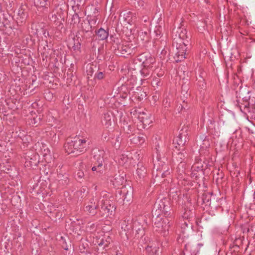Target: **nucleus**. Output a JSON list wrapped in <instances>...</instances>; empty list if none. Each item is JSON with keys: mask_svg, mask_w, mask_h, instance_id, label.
Instances as JSON below:
<instances>
[{"mask_svg": "<svg viewBox=\"0 0 255 255\" xmlns=\"http://www.w3.org/2000/svg\"><path fill=\"white\" fill-rule=\"evenodd\" d=\"M195 243L194 242H189L187 243H186L184 246V252L185 251L187 252H189L191 254L193 255V254H195V250H193L194 246L195 245Z\"/></svg>", "mask_w": 255, "mask_h": 255, "instance_id": "obj_44", "label": "nucleus"}, {"mask_svg": "<svg viewBox=\"0 0 255 255\" xmlns=\"http://www.w3.org/2000/svg\"><path fill=\"white\" fill-rule=\"evenodd\" d=\"M34 4L36 7L47 8L50 2L47 0H34Z\"/></svg>", "mask_w": 255, "mask_h": 255, "instance_id": "obj_37", "label": "nucleus"}, {"mask_svg": "<svg viewBox=\"0 0 255 255\" xmlns=\"http://www.w3.org/2000/svg\"><path fill=\"white\" fill-rule=\"evenodd\" d=\"M80 17H79L78 14L77 12H75V13L72 15L71 18L70 23L71 24H78L80 22Z\"/></svg>", "mask_w": 255, "mask_h": 255, "instance_id": "obj_50", "label": "nucleus"}, {"mask_svg": "<svg viewBox=\"0 0 255 255\" xmlns=\"http://www.w3.org/2000/svg\"><path fill=\"white\" fill-rule=\"evenodd\" d=\"M182 219L184 220H195V210L193 208L192 209H185L184 213L182 215Z\"/></svg>", "mask_w": 255, "mask_h": 255, "instance_id": "obj_26", "label": "nucleus"}, {"mask_svg": "<svg viewBox=\"0 0 255 255\" xmlns=\"http://www.w3.org/2000/svg\"><path fill=\"white\" fill-rule=\"evenodd\" d=\"M73 45L72 48L75 52H80L81 51V43L80 42L78 39L73 38Z\"/></svg>", "mask_w": 255, "mask_h": 255, "instance_id": "obj_48", "label": "nucleus"}, {"mask_svg": "<svg viewBox=\"0 0 255 255\" xmlns=\"http://www.w3.org/2000/svg\"><path fill=\"white\" fill-rule=\"evenodd\" d=\"M197 84L198 86L202 89H204L206 88V84L205 80L201 77L198 79Z\"/></svg>", "mask_w": 255, "mask_h": 255, "instance_id": "obj_55", "label": "nucleus"}, {"mask_svg": "<svg viewBox=\"0 0 255 255\" xmlns=\"http://www.w3.org/2000/svg\"><path fill=\"white\" fill-rule=\"evenodd\" d=\"M187 48V47H176L174 58L177 62H180L186 58L185 54Z\"/></svg>", "mask_w": 255, "mask_h": 255, "instance_id": "obj_18", "label": "nucleus"}, {"mask_svg": "<svg viewBox=\"0 0 255 255\" xmlns=\"http://www.w3.org/2000/svg\"><path fill=\"white\" fill-rule=\"evenodd\" d=\"M102 122L103 125L107 128L111 126L114 122L113 117L112 113L107 112L104 113Z\"/></svg>", "mask_w": 255, "mask_h": 255, "instance_id": "obj_24", "label": "nucleus"}, {"mask_svg": "<svg viewBox=\"0 0 255 255\" xmlns=\"http://www.w3.org/2000/svg\"><path fill=\"white\" fill-rule=\"evenodd\" d=\"M76 176L79 179H82L84 176V172L82 170H79L76 173Z\"/></svg>", "mask_w": 255, "mask_h": 255, "instance_id": "obj_62", "label": "nucleus"}, {"mask_svg": "<svg viewBox=\"0 0 255 255\" xmlns=\"http://www.w3.org/2000/svg\"><path fill=\"white\" fill-rule=\"evenodd\" d=\"M129 138L131 143L141 145L145 142L146 136L143 134L135 135L134 133L131 134Z\"/></svg>", "mask_w": 255, "mask_h": 255, "instance_id": "obj_20", "label": "nucleus"}, {"mask_svg": "<svg viewBox=\"0 0 255 255\" xmlns=\"http://www.w3.org/2000/svg\"><path fill=\"white\" fill-rule=\"evenodd\" d=\"M157 210L155 211L154 215L152 212V222L153 229L155 231L162 234L163 236H166L167 231H168L170 226L169 219L167 218H163L159 214V212L156 213Z\"/></svg>", "mask_w": 255, "mask_h": 255, "instance_id": "obj_3", "label": "nucleus"}, {"mask_svg": "<svg viewBox=\"0 0 255 255\" xmlns=\"http://www.w3.org/2000/svg\"><path fill=\"white\" fill-rule=\"evenodd\" d=\"M201 198L203 204L206 205H210L211 195L210 193L203 194Z\"/></svg>", "mask_w": 255, "mask_h": 255, "instance_id": "obj_45", "label": "nucleus"}, {"mask_svg": "<svg viewBox=\"0 0 255 255\" xmlns=\"http://www.w3.org/2000/svg\"><path fill=\"white\" fill-rule=\"evenodd\" d=\"M135 126L132 124L124 127V128L123 129L124 134L127 137H130V136L131 134L135 133Z\"/></svg>", "mask_w": 255, "mask_h": 255, "instance_id": "obj_33", "label": "nucleus"}, {"mask_svg": "<svg viewBox=\"0 0 255 255\" xmlns=\"http://www.w3.org/2000/svg\"><path fill=\"white\" fill-rule=\"evenodd\" d=\"M74 148L76 151V154L85 152L90 144V141L86 138H80L79 136L71 138Z\"/></svg>", "mask_w": 255, "mask_h": 255, "instance_id": "obj_6", "label": "nucleus"}, {"mask_svg": "<svg viewBox=\"0 0 255 255\" xmlns=\"http://www.w3.org/2000/svg\"><path fill=\"white\" fill-rule=\"evenodd\" d=\"M121 193L123 194V200H126L127 202H129L130 200V198L132 195V189L128 186V187L126 186H123Z\"/></svg>", "mask_w": 255, "mask_h": 255, "instance_id": "obj_19", "label": "nucleus"}, {"mask_svg": "<svg viewBox=\"0 0 255 255\" xmlns=\"http://www.w3.org/2000/svg\"><path fill=\"white\" fill-rule=\"evenodd\" d=\"M99 205V200L92 197L85 204V211L87 212L92 216H94L98 213Z\"/></svg>", "mask_w": 255, "mask_h": 255, "instance_id": "obj_10", "label": "nucleus"}, {"mask_svg": "<svg viewBox=\"0 0 255 255\" xmlns=\"http://www.w3.org/2000/svg\"><path fill=\"white\" fill-rule=\"evenodd\" d=\"M138 118L145 126H149L152 123L151 116L149 114H147L144 112L140 113Z\"/></svg>", "mask_w": 255, "mask_h": 255, "instance_id": "obj_23", "label": "nucleus"}, {"mask_svg": "<svg viewBox=\"0 0 255 255\" xmlns=\"http://www.w3.org/2000/svg\"><path fill=\"white\" fill-rule=\"evenodd\" d=\"M104 150L98 149L94 152L92 159V170L97 173H102L106 168L107 157Z\"/></svg>", "mask_w": 255, "mask_h": 255, "instance_id": "obj_2", "label": "nucleus"}, {"mask_svg": "<svg viewBox=\"0 0 255 255\" xmlns=\"http://www.w3.org/2000/svg\"><path fill=\"white\" fill-rule=\"evenodd\" d=\"M67 240H66L65 237H61V239L59 240L62 248L66 251L70 250L72 248L71 241L68 238H67Z\"/></svg>", "mask_w": 255, "mask_h": 255, "instance_id": "obj_32", "label": "nucleus"}, {"mask_svg": "<svg viewBox=\"0 0 255 255\" xmlns=\"http://www.w3.org/2000/svg\"><path fill=\"white\" fill-rule=\"evenodd\" d=\"M154 33H155L156 36L158 37H160L161 35V27L160 26H156L155 29L154 30Z\"/></svg>", "mask_w": 255, "mask_h": 255, "instance_id": "obj_59", "label": "nucleus"}, {"mask_svg": "<svg viewBox=\"0 0 255 255\" xmlns=\"http://www.w3.org/2000/svg\"><path fill=\"white\" fill-rule=\"evenodd\" d=\"M24 158L25 160L24 165L29 168H34L39 162V155L35 153H26Z\"/></svg>", "mask_w": 255, "mask_h": 255, "instance_id": "obj_11", "label": "nucleus"}, {"mask_svg": "<svg viewBox=\"0 0 255 255\" xmlns=\"http://www.w3.org/2000/svg\"><path fill=\"white\" fill-rule=\"evenodd\" d=\"M157 170L159 171L160 173L163 171V172L161 173V176L163 178L169 175L170 174V169L167 164H162V167L161 168H158Z\"/></svg>", "mask_w": 255, "mask_h": 255, "instance_id": "obj_38", "label": "nucleus"}, {"mask_svg": "<svg viewBox=\"0 0 255 255\" xmlns=\"http://www.w3.org/2000/svg\"><path fill=\"white\" fill-rule=\"evenodd\" d=\"M147 96L146 92L142 87H138L135 91L133 92V96L138 101H141Z\"/></svg>", "mask_w": 255, "mask_h": 255, "instance_id": "obj_22", "label": "nucleus"}, {"mask_svg": "<svg viewBox=\"0 0 255 255\" xmlns=\"http://www.w3.org/2000/svg\"><path fill=\"white\" fill-rule=\"evenodd\" d=\"M82 28L83 31L85 32H91L92 27L90 25V22L88 21L87 22L82 23Z\"/></svg>", "mask_w": 255, "mask_h": 255, "instance_id": "obj_49", "label": "nucleus"}, {"mask_svg": "<svg viewBox=\"0 0 255 255\" xmlns=\"http://www.w3.org/2000/svg\"><path fill=\"white\" fill-rule=\"evenodd\" d=\"M128 158L127 156H125L124 155H122L120 156L119 162L121 164H124L128 161Z\"/></svg>", "mask_w": 255, "mask_h": 255, "instance_id": "obj_60", "label": "nucleus"}, {"mask_svg": "<svg viewBox=\"0 0 255 255\" xmlns=\"http://www.w3.org/2000/svg\"><path fill=\"white\" fill-rule=\"evenodd\" d=\"M195 243L194 242H189L187 243H186L184 246V252L185 251L187 252H189L191 254L193 255V254H195V250H193L194 246L195 245Z\"/></svg>", "mask_w": 255, "mask_h": 255, "instance_id": "obj_43", "label": "nucleus"}, {"mask_svg": "<svg viewBox=\"0 0 255 255\" xmlns=\"http://www.w3.org/2000/svg\"><path fill=\"white\" fill-rule=\"evenodd\" d=\"M102 194L99 199L100 208L98 216L103 218L110 217L116 209L113 197L109 198L106 192Z\"/></svg>", "mask_w": 255, "mask_h": 255, "instance_id": "obj_1", "label": "nucleus"}, {"mask_svg": "<svg viewBox=\"0 0 255 255\" xmlns=\"http://www.w3.org/2000/svg\"><path fill=\"white\" fill-rule=\"evenodd\" d=\"M194 220H184L183 219V223H181V228L182 229H185L186 228L188 229H192L193 225V222Z\"/></svg>", "mask_w": 255, "mask_h": 255, "instance_id": "obj_46", "label": "nucleus"}, {"mask_svg": "<svg viewBox=\"0 0 255 255\" xmlns=\"http://www.w3.org/2000/svg\"><path fill=\"white\" fill-rule=\"evenodd\" d=\"M75 5L72 6L73 8L75 7L79 8L80 6H82L85 0H73Z\"/></svg>", "mask_w": 255, "mask_h": 255, "instance_id": "obj_56", "label": "nucleus"}, {"mask_svg": "<svg viewBox=\"0 0 255 255\" xmlns=\"http://www.w3.org/2000/svg\"><path fill=\"white\" fill-rule=\"evenodd\" d=\"M107 75V73L105 71H101L99 68L96 72L94 75V78L100 80L103 79Z\"/></svg>", "mask_w": 255, "mask_h": 255, "instance_id": "obj_47", "label": "nucleus"}, {"mask_svg": "<svg viewBox=\"0 0 255 255\" xmlns=\"http://www.w3.org/2000/svg\"><path fill=\"white\" fill-rule=\"evenodd\" d=\"M176 32L178 37L184 39L185 40L189 39V41H190V37L187 34V31L185 28L178 27Z\"/></svg>", "mask_w": 255, "mask_h": 255, "instance_id": "obj_34", "label": "nucleus"}, {"mask_svg": "<svg viewBox=\"0 0 255 255\" xmlns=\"http://www.w3.org/2000/svg\"><path fill=\"white\" fill-rule=\"evenodd\" d=\"M57 180L58 181V185L59 187L63 188V187L66 186L69 182V179L66 174H58Z\"/></svg>", "mask_w": 255, "mask_h": 255, "instance_id": "obj_28", "label": "nucleus"}, {"mask_svg": "<svg viewBox=\"0 0 255 255\" xmlns=\"http://www.w3.org/2000/svg\"><path fill=\"white\" fill-rule=\"evenodd\" d=\"M189 39L185 40L177 37V34L175 35V37L173 38V46L177 47H187L189 43Z\"/></svg>", "mask_w": 255, "mask_h": 255, "instance_id": "obj_21", "label": "nucleus"}, {"mask_svg": "<svg viewBox=\"0 0 255 255\" xmlns=\"http://www.w3.org/2000/svg\"><path fill=\"white\" fill-rule=\"evenodd\" d=\"M187 162H178V165L176 168L177 172L179 176H182L183 173H185Z\"/></svg>", "mask_w": 255, "mask_h": 255, "instance_id": "obj_41", "label": "nucleus"}, {"mask_svg": "<svg viewBox=\"0 0 255 255\" xmlns=\"http://www.w3.org/2000/svg\"><path fill=\"white\" fill-rule=\"evenodd\" d=\"M88 189L86 187H82L79 190L75 192V195L78 198L81 199L85 197L88 194Z\"/></svg>", "mask_w": 255, "mask_h": 255, "instance_id": "obj_39", "label": "nucleus"}, {"mask_svg": "<svg viewBox=\"0 0 255 255\" xmlns=\"http://www.w3.org/2000/svg\"><path fill=\"white\" fill-rule=\"evenodd\" d=\"M204 168L201 159L199 157H196L195 162L192 165L191 170V177L197 179L199 176L204 174Z\"/></svg>", "mask_w": 255, "mask_h": 255, "instance_id": "obj_9", "label": "nucleus"}, {"mask_svg": "<svg viewBox=\"0 0 255 255\" xmlns=\"http://www.w3.org/2000/svg\"><path fill=\"white\" fill-rule=\"evenodd\" d=\"M83 224V221L81 219H76V220H73L70 225L69 228L70 230V234H76L79 235L81 233V229L82 228V225Z\"/></svg>", "mask_w": 255, "mask_h": 255, "instance_id": "obj_13", "label": "nucleus"}, {"mask_svg": "<svg viewBox=\"0 0 255 255\" xmlns=\"http://www.w3.org/2000/svg\"><path fill=\"white\" fill-rule=\"evenodd\" d=\"M163 84V83L161 80V79L159 78L158 77H156V76H154L153 78L152 81L151 82L152 86L154 88V90H156V92H160Z\"/></svg>", "mask_w": 255, "mask_h": 255, "instance_id": "obj_30", "label": "nucleus"}, {"mask_svg": "<svg viewBox=\"0 0 255 255\" xmlns=\"http://www.w3.org/2000/svg\"><path fill=\"white\" fill-rule=\"evenodd\" d=\"M139 55L142 66L153 68V65L156 61L153 56L148 53H143Z\"/></svg>", "mask_w": 255, "mask_h": 255, "instance_id": "obj_12", "label": "nucleus"}, {"mask_svg": "<svg viewBox=\"0 0 255 255\" xmlns=\"http://www.w3.org/2000/svg\"><path fill=\"white\" fill-rule=\"evenodd\" d=\"M147 174V170L142 163L139 162L137 164L135 173V178L139 182L143 181Z\"/></svg>", "mask_w": 255, "mask_h": 255, "instance_id": "obj_17", "label": "nucleus"}, {"mask_svg": "<svg viewBox=\"0 0 255 255\" xmlns=\"http://www.w3.org/2000/svg\"><path fill=\"white\" fill-rule=\"evenodd\" d=\"M87 75L88 76H92L94 73V69L92 66H90L87 70Z\"/></svg>", "mask_w": 255, "mask_h": 255, "instance_id": "obj_63", "label": "nucleus"}, {"mask_svg": "<svg viewBox=\"0 0 255 255\" xmlns=\"http://www.w3.org/2000/svg\"><path fill=\"white\" fill-rule=\"evenodd\" d=\"M126 174L123 172L118 171L111 179L113 186L115 188H119V187L123 184L125 181V176Z\"/></svg>", "mask_w": 255, "mask_h": 255, "instance_id": "obj_15", "label": "nucleus"}, {"mask_svg": "<svg viewBox=\"0 0 255 255\" xmlns=\"http://www.w3.org/2000/svg\"><path fill=\"white\" fill-rule=\"evenodd\" d=\"M224 176V173L222 171H220V169H218V172L216 173V175L215 176H214V178H216V180L217 181H218L219 180H221Z\"/></svg>", "mask_w": 255, "mask_h": 255, "instance_id": "obj_57", "label": "nucleus"}, {"mask_svg": "<svg viewBox=\"0 0 255 255\" xmlns=\"http://www.w3.org/2000/svg\"><path fill=\"white\" fill-rule=\"evenodd\" d=\"M157 206L159 211H157L156 212H159L160 213L162 212L165 218H172L171 206L168 199L164 198L161 199Z\"/></svg>", "mask_w": 255, "mask_h": 255, "instance_id": "obj_8", "label": "nucleus"}, {"mask_svg": "<svg viewBox=\"0 0 255 255\" xmlns=\"http://www.w3.org/2000/svg\"><path fill=\"white\" fill-rule=\"evenodd\" d=\"M160 244L157 241L149 242V244L145 247L146 251H150L151 250L160 249Z\"/></svg>", "mask_w": 255, "mask_h": 255, "instance_id": "obj_40", "label": "nucleus"}, {"mask_svg": "<svg viewBox=\"0 0 255 255\" xmlns=\"http://www.w3.org/2000/svg\"><path fill=\"white\" fill-rule=\"evenodd\" d=\"M114 42L117 45V47L113 45V47L115 48V52L117 55H120L121 56L126 57V55H131L135 48L132 44L128 42L121 44L118 38L114 40Z\"/></svg>", "mask_w": 255, "mask_h": 255, "instance_id": "obj_5", "label": "nucleus"}, {"mask_svg": "<svg viewBox=\"0 0 255 255\" xmlns=\"http://www.w3.org/2000/svg\"><path fill=\"white\" fill-rule=\"evenodd\" d=\"M27 17L26 13L24 10H19L16 17V23L17 26H20L25 23Z\"/></svg>", "mask_w": 255, "mask_h": 255, "instance_id": "obj_25", "label": "nucleus"}, {"mask_svg": "<svg viewBox=\"0 0 255 255\" xmlns=\"http://www.w3.org/2000/svg\"><path fill=\"white\" fill-rule=\"evenodd\" d=\"M128 117H124L122 118L120 120L121 124V128L123 129L124 128V127H126L128 126L129 125L131 124V123L129 122H128Z\"/></svg>", "mask_w": 255, "mask_h": 255, "instance_id": "obj_52", "label": "nucleus"}, {"mask_svg": "<svg viewBox=\"0 0 255 255\" xmlns=\"http://www.w3.org/2000/svg\"><path fill=\"white\" fill-rule=\"evenodd\" d=\"M154 73L156 74L157 76L156 77H158L159 78L162 77L164 74V71L162 70L161 69H160L158 72L157 71V70H155L154 71Z\"/></svg>", "mask_w": 255, "mask_h": 255, "instance_id": "obj_61", "label": "nucleus"}, {"mask_svg": "<svg viewBox=\"0 0 255 255\" xmlns=\"http://www.w3.org/2000/svg\"><path fill=\"white\" fill-rule=\"evenodd\" d=\"M152 69L150 67L142 66L139 72L144 80L148 79L152 75Z\"/></svg>", "mask_w": 255, "mask_h": 255, "instance_id": "obj_27", "label": "nucleus"}, {"mask_svg": "<svg viewBox=\"0 0 255 255\" xmlns=\"http://www.w3.org/2000/svg\"><path fill=\"white\" fill-rule=\"evenodd\" d=\"M187 128H182L179 135L173 139V143L178 150L180 148H185L184 146L189 140Z\"/></svg>", "mask_w": 255, "mask_h": 255, "instance_id": "obj_7", "label": "nucleus"}, {"mask_svg": "<svg viewBox=\"0 0 255 255\" xmlns=\"http://www.w3.org/2000/svg\"><path fill=\"white\" fill-rule=\"evenodd\" d=\"M64 147L66 152L68 154L71 153H76V151L74 148V144H73L71 138L67 139V142L65 143Z\"/></svg>", "mask_w": 255, "mask_h": 255, "instance_id": "obj_29", "label": "nucleus"}, {"mask_svg": "<svg viewBox=\"0 0 255 255\" xmlns=\"http://www.w3.org/2000/svg\"><path fill=\"white\" fill-rule=\"evenodd\" d=\"M138 37L143 41L147 42L149 39V35L147 31H140L138 34Z\"/></svg>", "mask_w": 255, "mask_h": 255, "instance_id": "obj_51", "label": "nucleus"}, {"mask_svg": "<svg viewBox=\"0 0 255 255\" xmlns=\"http://www.w3.org/2000/svg\"><path fill=\"white\" fill-rule=\"evenodd\" d=\"M112 242L111 238L107 236L104 237L99 242H98V244L99 247H102L103 249H106L109 247Z\"/></svg>", "mask_w": 255, "mask_h": 255, "instance_id": "obj_35", "label": "nucleus"}, {"mask_svg": "<svg viewBox=\"0 0 255 255\" xmlns=\"http://www.w3.org/2000/svg\"><path fill=\"white\" fill-rule=\"evenodd\" d=\"M53 211H51L50 212L52 214V216L55 218L60 219L63 217V212L61 211V208L59 209V207L57 208H53Z\"/></svg>", "mask_w": 255, "mask_h": 255, "instance_id": "obj_42", "label": "nucleus"}, {"mask_svg": "<svg viewBox=\"0 0 255 255\" xmlns=\"http://www.w3.org/2000/svg\"><path fill=\"white\" fill-rule=\"evenodd\" d=\"M137 1H134L131 4L133 5L136 8H144L145 2L142 0H136Z\"/></svg>", "mask_w": 255, "mask_h": 255, "instance_id": "obj_54", "label": "nucleus"}, {"mask_svg": "<svg viewBox=\"0 0 255 255\" xmlns=\"http://www.w3.org/2000/svg\"><path fill=\"white\" fill-rule=\"evenodd\" d=\"M46 46L48 48L46 49L45 47H44L43 49L44 50V51L41 52V56L42 57L43 61L45 59H47V58L48 57L49 55V51L51 50L50 48H48V46L47 44H46Z\"/></svg>", "mask_w": 255, "mask_h": 255, "instance_id": "obj_53", "label": "nucleus"}, {"mask_svg": "<svg viewBox=\"0 0 255 255\" xmlns=\"http://www.w3.org/2000/svg\"><path fill=\"white\" fill-rule=\"evenodd\" d=\"M149 255H161V251L160 249L152 250L150 251H146Z\"/></svg>", "mask_w": 255, "mask_h": 255, "instance_id": "obj_58", "label": "nucleus"}, {"mask_svg": "<svg viewBox=\"0 0 255 255\" xmlns=\"http://www.w3.org/2000/svg\"><path fill=\"white\" fill-rule=\"evenodd\" d=\"M142 67V64L140 60L139 55L132 59L128 64V70L134 72V74L139 72Z\"/></svg>", "mask_w": 255, "mask_h": 255, "instance_id": "obj_16", "label": "nucleus"}, {"mask_svg": "<svg viewBox=\"0 0 255 255\" xmlns=\"http://www.w3.org/2000/svg\"><path fill=\"white\" fill-rule=\"evenodd\" d=\"M96 34L100 40H105L107 38L109 35V29L105 30L103 28H100L98 31H95Z\"/></svg>", "mask_w": 255, "mask_h": 255, "instance_id": "obj_36", "label": "nucleus"}, {"mask_svg": "<svg viewBox=\"0 0 255 255\" xmlns=\"http://www.w3.org/2000/svg\"><path fill=\"white\" fill-rule=\"evenodd\" d=\"M235 105L245 114L254 113L255 112V98H251L250 96L245 97L242 102L237 100Z\"/></svg>", "mask_w": 255, "mask_h": 255, "instance_id": "obj_4", "label": "nucleus"}, {"mask_svg": "<svg viewBox=\"0 0 255 255\" xmlns=\"http://www.w3.org/2000/svg\"><path fill=\"white\" fill-rule=\"evenodd\" d=\"M181 89H182V93H183L184 95L185 94H188L187 92L188 91V88L187 85H186L185 84L182 85Z\"/></svg>", "mask_w": 255, "mask_h": 255, "instance_id": "obj_64", "label": "nucleus"}, {"mask_svg": "<svg viewBox=\"0 0 255 255\" xmlns=\"http://www.w3.org/2000/svg\"><path fill=\"white\" fill-rule=\"evenodd\" d=\"M178 152L174 154L173 156V161L175 163L181 162H187L189 155L185 148H180Z\"/></svg>", "mask_w": 255, "mask_h": 255, "instance_id": "obj_14", "label": "nucleus"}, {"mask_svg": "<svg viewBox=\"0 0 255 255\" xmlns=\"http://www.w3.org/2000/svg\"><path fill=\"white\" fill-rule=\"evenodd\" d=\"M38 28H40V30H42L44 37L47 38V37L49 36V32L46 29L40 27L38 24L32 23L31 24V28L32 30H34L33 33L34 34H37L39 32Z\"/></svg>", "mask_w": 255, "mask_h": 255, "instance_id": "obj_31", "label": "nucleus"}]
</instances>
